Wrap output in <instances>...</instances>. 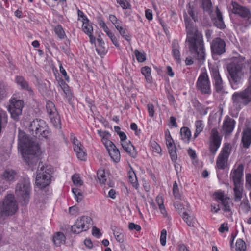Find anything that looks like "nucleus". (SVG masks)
<instances>
[{
  "mask_svg": "<svg viewBox=\"0 0 251 251\" xmlns=\"http://www.w3.org/2000/svg\"><path fill=\"white\" fill-rule=\"evenodd\" d=\"M18 149L27 164L30 166L36 163L37 155L40 152L39 146L21 130H19L18 134Z\"/></svg>",
  "mask_w": 251,
  "mask_h": 251,
  "instance_id": "f257e3e1",
  "label": "nucleus"
},
{
  "mask_svg": "<svg viewBox=\"0 0 251 251\" xmlns=\"http://www.w3.org/2000/svg\"><path fill=\"white\" fill-rule=\"evenodd\" d=\"M186 42L194 58L200 61L205 59V48L201 32H187Z\"/></svg>",
  "mask_w": 251,
  "mask_h": 251,
  "instance_id": "f03ea898",
  "label": "nucleus"
},
{
  "mask_svg": "<svg viewBox=\"0 0 251 251\" xmlns=\"http://www.w3.org/2000/svg\"><path fill=\"white\" fill-rule=\"evenodd\" d=\"M31 190L30 180L28 177L21 178L17 183L15 187V195L21 205H26L28 204Z\"/></svg>",
  "mask_w": 251,
  "mask_h": 251,
  "instance_id": "7ed1b4c3",
  "label": "nucleus"
},
{
  "mask_svg": "<svg viewBox=\"0 0 251 251\" xmlns=\"http://www.w3.org/2000/svg\"><path fill=\"white\" fill-rule=\"evenodd\" d=\"M243 64L235 60L227 66V70L229 74V80L233 89L238 88V85L240 83L243 75L242 69Z\"/></svg>",
  "mask_w": 251,
  "mask_h": 251,
  "instance_id": "20e7f679",
  "label": "nucleus"
},
{
  "mask_svg": "<svg viewBox=\"0 0 251 251\" xmlns=\"http://www.w3.org/2000/svg\"><path fill=\"white\" fill-rule=\"evenodd\" d=\"M18 209V204L12 194L7 195L0 203V216H8L14 215Z\"/></svg>",
  "mask_w": 251,
  "mask_h": 251,
  "instance_id": "39448f33",
  "label": "nucleus"
},
{
  "mask_svg": "<svg viewBox=\"0 0 251 251\" xmlns=\"http://www.w3.org/2000/svg\"><path fill=\"white\" fill-rule=\"evenodd\" d=\"M249 65L250 75L248 87L242 92H235L232 95L233 103L236 105L240 106L241 104H247L251 101V60Z\"/></svg>",
  "mask_w": 251,
  "mask_h": 251,
  "instance_id": "423d86ee",
  "label": "nucleus"
},
{
  "mask_svg": "<svg viewBox=\"0 0 251 251\" xmlns=\"http://www.w3.org/2000/svg\"><path fill=\"white\" fill-rule=\"evenodd\" d=\"M28 130L33 136L38 137L46 138L49 134L47 125L44 120L41 119L32 121L28 126Z\"/></svg>",
  "mask_w": 251,
  "mask_h": 251,
  "instance_id": "0eeeda50",
  "label": "nucleus"
},
{
  "mask_svg": "<svg viewBox=\"0 0 251 251\" xmlns=\"http://www.w3.org/2000/svg\"><path fill=\"white\" fill-rule=\"evenodd\" d=\"M50 167L42 166L37 171L35 184L41 190L48 187L51 182Z\"/></svg>",
  "mask_w": 251,
  "mask_h": 251,
  "instance_id": "6e6552de",
  "label": "nucleus"
},
{
  "mask_svg": "<svg viewBox=\"0 0 251 251\" xmlns=\"http://www.w3.org/2000/svg\"><path fill=\"white\" fill-rule=\"evenodd\" d=\"M196 86L197 89L202 94L210 95L211 94V83L206 71L201 72L196 82Z\"/></svg>",
  "mask_w": 251,
  "mask_h": 251,
  "instance_id": "1a4fd4ad",
  "label": "nucleus"
},
{
  "mask_svg": "<svg viewBox=\"0 0 251 251\" xmlns=\"http://www.w3.org/2000/svg\"><path fill=\"white\" fill-rule=\"evenodd\" d=\"M92 222L91 218L89 216H83L78 218L75 223L72 226V232L79 234L83 231H87L90 227Z\"/></svg>",
  "mask_w": 251,
  "mask_h": 251,
  "instance_id": "9d476101",
  "label": "nucleus"
},
{
  "mask_svg": "<svg viewBox=\"0 0 251 251\" xmlns=\"http://www.w3.org/2000/svg\"><path fill=\"white\" fill-rule=\"evenodd\" d=\"M231 146L229 143H225L222 147L216 160V168L223 170L226 168L229 156L231 152Z\"/></svg>",
  "mask_w": 251,
  "mask_h": 251,
  "instance_id": "9b49d317",
  "label": "nucleus"
},
{
  "mask_svg": "<svg viewBox=\"0 0 251 251\" xmlns=\"http://www.w3.org/2000/svg\"><path fill=\"white\" fill-rule=\"evenodd\" d=\"M222 138L219 135L217 129L215 128L211 130L209 139L208 148L210 152L214 155L221 144Z\"/></svg>",
  "mask_w": 251,
  "mask_h": 251,
  "instance_id": "f8f14e48",
  "label": "nucleus"
},
{
  "mask_svg": "<svg viewBox=\"0 0 251 251\" xmlns=\"http://www.w3.org/2000/svg\"><path fill=\"white\" fill-rule=\"evenodd\" d=\"M23 106L24 102L23 100L15 98L10 100L8 110L13 119L17 120L19 116L22 114Z\"/></svg>",
  "mask_w": 251,
  "mask_h": 251,
  "instance_id": "ddd939ff",
  "label": "nucleus"
},
{
  "mask_svg": "<svg viewBox=\"0 0 251 251\" xmlns=\"http://www.w3.org/2000/svg\"><path fill=\"white\" fill-rule=\"evenodd\" d=\"M70 140L77 158L82 161L85 160L87 153L80 142L73 134L70 135Z\"/></svg>",
  "mask_w": 251,
  "mask_h": 251,
  "instance_id": "4468645a",
  "label": "nucleus"
},
{
  "mask_svg": "<svg viewBox=\"0 0 251 251\" xmlns=\"http://www.w3.org/2000/svg\"><path fill=\"white\" fill-rule=\"evenodd\" d=\"M209 70L216 92H223L224 91V83L218 68L216 66H211L209 67Z\"/></svg>",
  "mask_w": 251,
  "mask_h": 251,
  "instance_id": "2eb2a0df",
  "label": "nucleus"
},
{
  "mask_svg": "<svg viewBox=\"0 0 251 251\" xmlns=\"http://www.w3.org/2000/svg\"><path fill=\"white\" fill-rule=\"evenodd\" d=\"M46 109L51 122L56 127H60V119L54 104L50 101L46 103Z\"/></svg>",
  "mask_w": 251,
  "mask_h": 251,
  "instance_id": "dca6fc26",
  "label": "nucleus"
},
{
  "mask_svg": "<svg viewBox=\"0 0 251 251\" xmlns=\"http://www.w3.org/2000/svg\"><path fill=\"white\" fill-rule=\"evenodd\" d=\"M211 49L212 53L221 55L226 51V43L220 38H216L211 43Z\"/></svg>",
  "mask_w": 251,
  "mask_h": 251,
  "instance_id": "f3484780",
  "label": "nucleus"
},
{
  "mask_svg": "<svg viewBox=\"0 0 251 251\" xmlns=\"http://www.w3.org/2000/svg\"><path fill=\"white\" fill-rule=\"evenodd\" d=\"M232 12L238 14L241 17L248 20L249 24H251V14L248 9L239 5L236 2H232Z\"/></svg>",
  "mask_w": 251,
  "mask_h": 251,
  "instance_id": "a211bd4d",
  "label": "nucleus"
},
{
  "mask_svg": "<svg viewBox=\"0 0 251 251\" xmlns=\"http://www.w3.org/2000/svg\"><path fill=\"white\" fill-rule=\"evenodd\" d=\"M244 167L240 164L236 169H232L230 173V177L234 182V184H243Z\"/></svg>",
  "mask_w": 251,
  "mask_h": 251,
  "instance_id": "6ab92c4d",
  "label": "nucleus"
},
{
  "mask_svg": "<svg viewBox=\"0 0 251 251\" xmlns=\"http://www.w3.org/2000/svg\"><path fill=\"white\" fill-rule=\"evenodd\" d=\"M214 16H210L212 19L214 20V25L219 28L220 29H223L226 25L223 20L222 13L220 12L218 7H216L215 9Z\"/></svg>",
  "mask_w": 251,
  "mask_h": 251,
  "instance_id": "aec40b11",
  "label": "nucleus"
},
{
  "mask_svg": "<svg viewBox=\"0 0 251 251\" xmlns=\"http://www.w3.org/2000/svg\"><path fill=\"white\" fill-rule=\"evenodd\" d=\"M235 125V121L229 117L226 116L223 122V130L226 134H230L234 129Z\"/></svg>",
  "mask_w": 251,
  "mask_h": 251,
  "instance_id": "412c9836",
  "label": "nucleus"
},
{
  "mask_svg": "<svg viewBox=\"0 0 251 251\" xmlns=\"http://www.w3.org/2000/svg\"><path fill=\"white\" fill-rule=\"evenodd\" d=\"M106 149L112 160L116 163L119 162L121 159V154L114 144L113 143L112 145H110L109 147H106Z\"/></svg>",
  "mask_w": 251,
  "mask_h": 251,
  "instance_id": "4be33fe9",
  "label": "nucleus"
},
{
  "mask_svg": "<svg viewBox=\"0 0 251 251\" xmlns=\"http://www.w3.org/2000/svg\"><path fill=\"white\" fill-rule=\"evenodd\" d=\"M15 80L17 84L20 86L21 89L27 91L30 95L33 94L32 88L23 76H17Z\"/></svg>",
  "mask_w": 251,
  "mask_h": 251,
  "instance_id": "5701e85b",
  "label": "nucleus"
},
{
  "mask_svg": "<svg viewBox=\"0 0 251 251\" xmlns=\"http://www.w3.org/2000/svg\"><path fill=\"white\" fill-rule=\"evenodd\" d=\"M242 143L244 148H248L251 144V129L247 128L242 133Z\"/></svg>",
  "mask_w": 251,
  "mask_h": 251,
  "instance_id": "b1692460",
  "label": "nucleus"
},
{
  "mask_svg": "<svg viewBox=\"0 0 251 251\" xmlns=\"http://www.w3.org/2000/svg\"><path fill=\"white\" fill-rule=\"evenodd\" d=\"M123 149L133 157H135L137 155L135 147L132 144L130 140H128L121 144Z\"/></svg>",
  "mask_w": 251,
  "mask_h": 251,
  "instance_id": "393cba45",
  "label": "nucleus"
},
{
  "mask_svg": "<svg viewBox=\"0 0 251 251\" xmlns=\"http://www.w3.org/2000/svg\"><path fill=\"white\" fill-rule=\"evenodd\" d=\"M97 132L98 135L100 137L101 140L105 148L106 147H109L110 145H112L113 143L109 139L111 135L109 132L98 130Z\"/></svg>",
  "mask_w": 251,
  "mask_h": 251,
  "instance_id": "a878e982",
  "label": "nucleus"
},
{
  "mask_svg": "<svg viewBox=\"0 0 251 251\" xmlns=\"http://www.w3.org/2000/svg\"><path fill=\"white\" fill-rule=\"evenodd\" d=\"M180 46L177 40H174L172 43V55L176 61L179 63L181 61L180 53L179 51Z\"/></svg>",
  "mask_w": 251,
  "mask_h": 251,
  "instance_id": "bb28decb",
  "label": "nucleus"
},
{
  "mask_svg": "<svg viewBox=\"0 0 251 251\" xmlns=\"http://www.w3.org/2000/svg\"><path fill=\"white\" fill-rule=\"evenodd\" d=\"M201 7L205 12L207 13L210 16H214L215 10H213L212 4L210 0H201Z\"/></svg>",
  "mask_w": 251,
  "mask_h": 251,
  "instance_id": "cd10ccee",
  "label": "nucleus"
},
{
  "mask_svg": "<svg viewBox=\"0 0 251 251\" xmlns=\"http://www.w3.org/2000/svg\"><path fill=\"white\" fill-rule=\"evenodd\" d=\"M181 139L183 142L189 144L190 142L192 134L190 129L187 127H182L180 129Z\"/></svg>",
  "mask_w": 251,
  "mask_h": 251,
  "instance_id": "c85d7f7f",
  "label": "nucleus"
},
{
  "mask_svg": "<svg viewBox=\"0 0 251 251\" xmlns=\"http://www.w3.org/2000/svg\"><path fill=\"white\" fill-rule=\"evenodd\" d=\"M127 177L128 181L132 185V186L136 189H138L139 184L135 173L132 168L128 171Z\"/></svg>",
  "mask_w": 251,
  "mask_h": 251,
  "instance_id": "c756f323",
  "label": "nucleus"
},
{
  "mask_svg": "<svg viewBox=\"0 0 251 251\" xmlns=\"http://www.w3.org/2000/svg\"><path fill=\"white\" fill-rule=\"evenodd\" d=\"M155 201L158 205L160 213L164 218H168V214L164 204V200L162 196H157L156 198Z\"/></svg>",
  "mask_w": 251,
  "mask_h": 251,
  "instance_id": "7c9ffc66",
  "label": "nucleus"
},
{
  "mask_svg": "<svg viewBox=\"0 0 251 251\" xmlns=\"http://www.w3.org/2000/svg\"><path fill=\"white\" fill-rule=\"evenodd\" d=\"M194 126L195 131L194 133L193 138L196 139L203 131L205 125L202 120H198L195 122Z\"/></svg>",
  "mask_w": 251,
  "mask_h": 251,
  "instance_id": "2f4dec72",
  "label": "nucleus"
},
{
  "mask_svg": "<svg viewBox=\"0 0 251 251\" xmlns=\"http://www.w3.org/2000/svg\"><path fill=\"white\" fill-rule=\"evenodd\" d=\"M37 87L40 92L42 94L46 93L50 87V82L47 80L37 79Z\"/></svg>",
  "mask_w": 251,
  "mask_h": 251,
  "instance_id": "473e14b6",
  "label": "nucleus"
},
{
  "mask_svg": "<svg viewBox=\"0 0 251 251\" xmlns=\"http://www.w3.org/2000/svg\"><path fill=\"white\" fill-rule=\"evenodd\" d=\"M234 194L235 201L239 202L241 200L243 194V184H234Z\"/></svg>",
  "mask_w": 251,
  "mask_h": 251,
  "instance_id": "72a5a7b5",
  "label": "nucleus"
},
{
  "mask_svg": "<svg viewBox=\"0 0 251 251\" xmlns=\"http://www.w3.org/2000/svg\"><path fill=\"white\" fill-rule=\"evenodd\" d=\"M181 216L188 226L191 227L194 226L196 220L193 215L189 214L188 212H183Z\"/></svg>",
  "mask_w": 251,
  "mask_h": 251,
  "instance_id": "f704fd0d",
  "label": "nucleus"
},
{
  "mask_svg": "<svg viewBox=\"0 0 251 251\" xmlns=\"http://www.w3.org/2000/svg\"><path fill=\"white\" fill-rule=\"evenodd\" d=\"M108 19L109 21L114 25L115 28L119 31H121L123 30V25L121 21L119 20L117 17L113 14L109 15Z\"/></svg>",
  "mask_w": 251,
  "mask_h": 251,
  "instance_id": "c9c22d12",
  "label": "nucleus"
},
{
  "mask_svg": "<svg viewBox=\"0 0 251 251\" xmlns=\"http://www.w3.org/2000/svg\"><path fill=\"white\" fill-rule=\"evenodd\" d=\"M187 11L189 15L192 18L194 21H198V8L195 3H190L189 4Z\"/></svg>",
  "mask_w": 251,
  "mask_h": 251,
  "instance_id": "e433bc0d",
  "label": "nucleus"
},
{
  "mask_svg": "<svg viewBox=\"0 0 251 251\" xmlns=\"http://www.w3.org/2000/svg\"><path fill=\"white\" fill-rule=\"evenodd\" d=\"M66 237L62 232H57L53 238V241L56 246H59L65 242Z\"/></svg>",
  "mask_w": 251,
  "mask_h": 251,
  "instance_id": "4c0bfd02",
  "label": "nucleus"
},
{
  "mask_svg": "<svg viewBox=\"0 0 251 251\" xmlns=\"http://www.w3.org/2000/svg\"><path fill=\"white\" fill-rule=\"evenodd\" d=\"M165 136L166 144L168 150L176 148V147L174 141L172 138L170 131L168 130H167L165 132Z\"/></svg>",
  "mask_w": 251,
  "mask_h": 251,
  "instance_id": "58836bf2",
  "label": "nucleus"
},
{
  "mask_svg": "<svg viewBox=\"0 0 251 251\" xmlns=\"http://www.w3.org/2000/svg\"><path fill=\"white\" fill-rule=\"evenodd\" d=\"M141 72L145 77L147 81L150 82L152 79L151 68L148 66L143 67L141 69Z\"/></svg>",
  "mask_w": 251,
  "mask_h": 251,
  "instance_id": "ea45409f",
  "label": "nucleus"
},
{
  "mask_svg": "<svg viewBox=\"0 0 251 251\" xmlns=\"http://www.w3.org/2000/svg\"><path fill=\"white\" fill-rule=\"evenodd\" d=\"M97 177L101 184H104L107 180V176L105 171L103 169H100L97 171Z\"/></svg>",
  "mask_w": 251,
  "mask_h": 251,
  "instance_id": "a19ab883",
  "label": "nucleus"
},
{
  "mask_svg": "<svg viewBox=\"0 0 251 251\" xmlns=\"http://www.w3.org/2000/svg\"><path fill=\"white\" fill-rule=\"evenodd\" d=\"M86 33L89 36V39H90V41L92 44H96V42L97 41L98 42L97 45L104 44V43L102 39L101 38V37L100 35H99L98 37L96 39L95 37H94L93 35V34H92L93 32H86Z\"/></svg>",
  "mask_w": 251,
  "mask_h": 251,
  "instance_id": "79ce46f5",
  "label": "nucleus"
},
{
  "mask_svg": "<svg viewBox=\"0 0 251 251\" xmlns=\"http://www.w3.org/2000/svg\"><path fill=\"white\" fill-rule=\"evenodd\" d=\"M113 234L116 240L118 242L120 243H123L124 242V234L122 230L115 228V229L113 230Z\"/></svg>",
  "mask_w": 251,
  "mask_h": 251,
  "instance_id": "37998d69",
  "label": "nucleus"
},
{
  "mask_svg": "<svg viewBox=\"0 0 251 251\" xmlns=\"http://www.w3.org/2000/svg\"><path fill=\"white\" fill-rule=\"evenodd\" d=\"M72 180L74 184L76 187H80L83 184V182L79 174H75L73 175L72 176Z\"/></svg>",
  "mask_w": 251,
  "mask_h": 251,
  "instance_id": "c03bdc74",
  "label": "nucleus"
},
{
  "mask_svg": "<svg viewBox=\"0 0 251 251\" xmlns=\"http://www.w3.org/2000/svg\"><path fill=\"white\" fill-rule=\"evenodd\" d=\"M235 246L236 251H245L246 249L245 242L241 239H238L236 240Z\"/></svg>",
  "mask_w": 251,
  "mask_h": 251,
  "instance_id": "a18cd8bd",
  "label": "nucleus"
},
{
  "mask_svg": "<svg viewBox=\"0 0 251 251\" xmlns=\"http://www.w3.org/2000/svg\"><path fill=\"white\" fill-rule=\"evenodd\" d=\"M72 192L74 195L75 199L77 202H79L82 200V193L79 189L75 188H73L72 189Z\"/></svg>",
  "mask_w": 251,
  "mask_h": 251,
  "instance_id": "49530a36",
  "label": "nucleus"
},
{
  "mask_svg": "<svg viewBox=\"0 0 251 251\" xmlns=\"http://www.w3.org/2000/svg\"><path fill=\"white\" fill-rule=\"evenodd\" d=\"M84 21H82V28L83 31H92L93 27L89 23V20L87 17H84Z\"/></svg>",
  "mask_w": 251,
  "mask_h": 251,
  "instance_id": "de8ad7c7",
  "label": "nucleus"
},
{
  "mask_svg": "<svg viewBox=\"0 0 251 251\" xmlns=\"http://www.w3.org/2000/svg\"><path fill=\"white\" fill-rule=\"evenodd\" d=\"M104 44L96 45V50L98 54L101 57L104 56L107 52L106 49L104 46Z\"/></svg>",
  "mask_w": 251,
  "mask_h": 251,
  "instance_id": "09e8293b",
  "label": "nucleus"
},
{
  "mask_svg": "<svg viewBox=\"0 0 251 251\" xmlns=\"http://www.w3.org/2000/svg\"><path fill=\"white\" fill-rule=\"evenodd\" d=\"M134 54L138 62H143L146 60V54L144 52L139 51L138 50H135Z\"/></svg>",
  "mask_w": 251,
  "mask_h": 251,
  "instance_id": "8fccbe9b",
  "label": "nucleus"
},
{
  "mask_svg": "<svg viewBox=\"0 0 251 251\" xmlns=\"http://www.w3.org/2000/svg\"><path fill=\"white\" fill-rule=\"evenodd\" d=\"M151 149L152 151L158 154L161 152L162 150L160 145L155 141H152L151 143Z\"/></svg>",
  "mask_w": 251,
  "mask_h": 251,
  "instance_id": "3c124183",
  "label": "nucleus"
},
{
  "mask_svg": "<svg viewBox=\"0 0 251 251\" xmlns=\"http://www.w3.org/2000/svg\"><path fill=\"white\" fill-rule=\"evenodd\" d=\"M174 206L180 215L183 214V212H187L185 210L184 205L178 201L175 202L174 204Z\"/></svg>",
  "mask_w": 251,
  "mask_h": 251,
  "instance_id": "603ef678",
  "label": "nucleus"
},
{
  "mask_svg": "<svg viewBox=\"0 0 251 251\" xmlns=\"http://www.w3.org/2000/svg\"><path fill=\"white\" fill-rule=\"evenodd\" d=\"M221 201L223 205V210L224 211H229L230 210L229 198L226 197Z\"/></svg>",
  "mask_w": 251,
  "mask_h": 251,
  "instance_id": "864d4df0",
  "label": "nucleus"
},
{
  "mask_svg": "<svg viewBox=\"0 0 251 251\" xmlns=\"http://www.w3.org/2000/svg\"><path fill=\"white\" fill-rule=\"evenodd\" d=\"M173 193L176 199H180L181 195L179 193L178 187L176 182H175L173 184Z\"/></svg>",
  "mask_w": 251,
  "mask_h": 251,
  "instance_id": "5fc2aeb1",
  "label": "nucleus"
},
{
  "mask_svg": "<svg viewBox=\"0 0 251 251\" xmlns=\"http://www.w3.org/2000/svg\"><path fill=\"white\" fill-rule=\"evenodd\" d=\"M167 230L163 229L161 230L160 233V242L162 246H165L166 244V237H167Z\"/></svg>",
  "mask_w": 251,
  "mask_h": 251,
  "instance_id": "6e6d98bb",
  "label": "nucleus"
},
{
  "mask_svg": "<svg viewBox=\"0 0 251 251\" xmlns=\"http://www.w3.org/2000/svg\"><path fill=\"white\" fill-rule=\"evenodd\" d=\"M130 128L134 131V134L136 136L140 137L141 134V130L138 128L137 125L135 123H132L130 124Z\"/></svg>",
  "mask_w": 251,
  "mask_h": 251,
  "instance_id": "4d7b16f0",
  "label": "nucleus"
},
{
  "mask_svg": "<svg viewBox=\"0 0 251 251\" xmlns=\"http://www.w3.org/2000/svg\"><path fill=\"white\" fill-rule=\"evenodd\" d=\"M69 212L71 215L74 216H76L79 214V208L78 206L76 205L73 206L72 207H69Z\"/></svg>",
  "mask_w": 251,
  "mask_h": 251,
  "instance_id": "13d9d810",
  "label": "nucleus"
},
{
  "mask_svg": "<svg viewBox=\"0 0 251 251\" xmlns=\"http://www.w3.org/2000/svg\"><path fill=\"white\" fill-rule=\"evenodd\" d=\"M116 1L123 9H127L130 7V4L126 0H116Z\"/></svg>",
  "mask_w": 251,
  "mask_h": 251,
  "instance_id": "bf43d9fd",
  "label": "nucleus"
},
{
  "mask_svg": "<svg viewBox=\"0 0 251 251\" xmlns=\"http://www.w3.org/2000/svg\"><path fill=\"white\" fill-rule=\"evenodd\" d=\"M108 37L111 39L113 44L118 47L119 46L118 39L114 34V32H106Z\"/></svg>",
  "mask_w": 251,
  "mask_h": 251,
  "instance_id": "052dcab7",
  "label": "nucleus"
},
{
  "mask_svg": "<svg viewBox=\"0 0 251 251\" xmlns=\"http://www.w3.org/2000/svg\"><path fill=\"white\" fill-rule=\"evenodd\" d=\"M59 70L60 73L63 75L64 79L65 80L69 82L70 81V77L69 75H67V73L65 70V69L63 67L62 64L60 62L59 65Z\"/></svg>",
  "mask_w": 251,
  "mask_h": 251,
  "instance_id": "680f3d73",
  "label": "nucleus"
},
{
  "mask_svg": "<svg viewBox=\"0 0 251 251\" xmlns=\"http://www.w3.org/2000/svg\"><path fill=\"white\" fill-rule=\"evenodd\" d=\"M97 20H98V24L99 25V26L104 31H107V29H108V28L106 26V25L105 23V22L104 21V20H103V19L100 17H98L97 18Z\"/></svg>",
  "mask_w": 251,
  "mask_h": 251,
  "instance_id": "e2e57ef3",
  "label": "nucleus"
},
{
  "mask_svg": "<svg viewBox=\"0 0 251 251\" xmlns=\"http://www.w3.org/2000/svg\"><path fill=\"white\" fill-rule=\"evenodd\" d=\"M168 151L170 155L171 156V160L173 162H176L177 158L176 148L174 149H169L168 150Z\"/></svg>",
  "mask_w": 251,
  "mask_h": 251,
  "instance_id": "0e129e2a",
  "label": "nucleus"
},
{
  "mask_svg": "<svg viewBox=\"0 0 251 251\" xmlns=\"http://www.w3.org/2000/svg\"><path fill=\"white\" fill-rule=\"evenodd\" d=\"M215 198L219 201H222L223 200L225 199L226 197L225 196V194L223 191L219 190L215 193Z\"/></svg>",
  "mask_w": 251,
  "mask_h": 251,
  "instance_id": "69168bd1",
  "label": "nucleus"
},
{
  "mask_svg": "<svg viewBox=\"0 0 251 251\" xmlns=\"http://www.w3.org/2000/svg\"><path fill=\"white\" fill-rule=\"evenodd\" d=\"M218 230L221 233H224L225 232H228L229 230L228 224L227 223H224L220 225V226Z\"/></svg>",
  "mask_w": 251,
  "mask_h": 251,
  "instance_id": "338daca9",
  "label": "nucleus"
},
{
  "mask_svg": "<svg viewBox=\"0 0 251 251\" xmlns=\"http://www.w3.org/2000/svg\"><path fill=\"white\" fill-rule=\"evenodd\" d=\"M128 227L131 230H135L137 231H139L141 229V227L140 225L135 224L133 223H130L128 225Z\"/></svg>",
  "mask_w": 251,
  "mask_h": 251,
  "instance_id": "774afa93",
  "label": "nucleus"
}]
</instances>
